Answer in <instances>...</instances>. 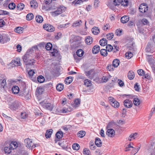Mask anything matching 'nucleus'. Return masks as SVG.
I'll return each mask as SVG.
<instances>
[{"mask_svg":"<svg viewBox=\"0 0 155 155\" xmlns=\"http://www.w3.org/2000/svg\"><path fill=\"white\" fill-rule=\"evenodd\" d=\"M45 29L49 32H52L54 31V28L51 25L49 24H45L43 25Z\"/></svg>","mask_w":155,"mask_h":155,"instance_id":"nucleus-9","label":"nucleus"},{"mask_svg":"<svg viewBox=\"0 0 155 155\" xmlns=\"http://www.w3.org/2000/svg\"><path fill=\"white\" fill-rule=\"evenodd\" d=\"M66 10V8L63 6H60L59 7V15L64 12Z\"/></svg>","mask_w":155,"mask_h":155,"instance_id":"nucleus-38","label":"nucleus"},{"mask_svg":"<svg viewBox=\"0 0 155 155\" xmlns=\"http://www.w3.org/2000/svg\"><path fill=\"white\" fill-rule=\"evenodd\" d=\"M34 18V15L32 13L28 14L26 16V19L27 20L30 21L32 20Z\"/></svg>","mask_w":155,"mask_h":155,"instance_id":"nucleus-35","label":"nucleus"},{"mask_svg":"<svg viewBox=\"0 0 155 155\" xmlns=\"http://www.w3.org/2000/svg\"><path fill=\"white\" fill-rule=\"evenodd\" d=\"M124 106L128 108H130L132 107L133 103L132 101L129 99H126L123 102Z\"/></svg>","mask_w":155,"mask_h":155,"instance_id":"nucleus-12","label":"nucleus"},{"mask_svg":"<svg viewBox=\"0 0 155 155\" xmlns=\"http://www.w3.org/2000/svg\"><path fill=\"white\" fill-rule=\"evenodd\" d=\"M37 80L39 82L42 83L44 81L45 78L43 76L40 75L37 77Z\"/></svg>","mask_w":155,"mask_h":155,"instance_id":"nucleus-36","label":"nucleus"},{"mask_svg":"<svg viewBox=\"0 0 155 155\" xmlns=\"http://www.w3.org/2000/svg\"><path fill=\"white\" fill-rule=\"evenodd\" d=\"M113 3L116 6H118L120 4L123 6H127L128 5V1L127 0H114Z\"/></svg>","mask_w":155,"mask_h":155,"instance_id":"nucleus-4","label":"nucleus"},{"mask_svg":"<svg viewBox=\"0 0 155 155\" xmlns=\"http://www.w3.org/2000/svg\"><path fill=\"white\" fill-rule=\"evenodd\" d=\"M73 149L75 150H77L80 148V146L78 143H75L72 145Z\"/></svg>","mask_w":155,"mask_h":155,"instance_id":"nucleus-43","label":"nucleus"},{"mask_svg":"<svg viewBox=\"0 0 155 155\" xmlns=\"http://www.w3.org/2000/svg\"><path fill=\"white\" fill-rule=\"evenodd\" d=\"M52 47V45L50 42L48 43L45 45V48L47 50H51Z\"/></svg>","mask_w":155,"mask_h":155,"instance_id":"nucleus-39","label":"nucleus"},{"mask_svg":"<svg viewBox=\"0 0 155 155\" xmlns=\"http://www.w3.org/2000/svg\"><path fill=\"white\" fill-rule=\"evenodd\" d=\"M53 130L52 129L47 130L45 134V136L46 138H50L52 133Z\"/></svg>","mask_w":155,"mask_h":155,"instance_id":"nucleus-19","label":"nucleus"},{"mask_svg":"<svg viewBox=\"0 0 155 155\" xmlns=\"http://www.w3.org/2000/svg\"><path fill=\"white\" fill-rule=\"evenodd\" d=\"M35 19L36 21L38 23H41L43 21V18L40 15L36 17Z\"/></svg>","mask_w":155,"mask_h":155,"instance_id":"nucleus-31","label":"nucleus"},{"mask_svg":"<svg viewBox=\"0 0 155 155\" xmlns=\"http://www.w3.org/2000/svg\"><path fill=\"white\" fill-rule=\"evenodd\" d=\"M133 103L135 106H138L140 105V101L138 98H135L133 100Z\"/></svg>","mask_w":155,"mask_h":155,"instance_id":"nucleus-32","label":"nucleus"},{"mask_svg":"<svg viewBox=\"0 0 155 155\" xmlns=\"http://www.w3.org/2000/svg\"><path fill=\"white\" fill-rule=\"evenodd\" d=\"M118 82L120 86L122 87L124 86V83L121 80H118Z\"/></svg>","mask_w":155,"mask_h":155,"instance_id":"nucleus-64","label":"nucleus"},{"mask_svg":"<svg viewBox=\"0 0 155 155\" xmlns=\"http://www.w3.org/2000/svg\"><path fill=\"white\" fill-rule=\"evenodd\" d=\"M119 63V60L117 59H116L113 61L112 65L114 67L117 68L118 66Z\"/></svg>","mask_w":155,"mask_h":155,"instance_id":"nucleus-24","label":"nucleus"},{"mask_svg":"<svg viewBox=\"0 0 155 155\" xmlns=\"http://www.w3.org/2000/svg\"><path fill=\"white\" fill-rule=\"evenodd\" d=\"M76 53L78 56L81 57L83 55L84 52L82 50L80 49L77 50Z\"/></svg>","mask_w":155,"mask_h":155,"instance_id":"nucleus-33","label":"nucleus"},{"mask_svg":"<svg viewBox=\"0 0 155 155\" xmlns=\"http://www.w3.org/2000/svg\"><path fill=\"white\" fill-rule=\"evenodd\" d=\"M28 117V114L25 112H21V117L22 119H25Z\"/></svg>","mask_w":155,"mask_h":155,"instance_id":"nucleus-54","label":"nucleus"},{"mask_svg":"<svg viewBox=\"0 0 155 155\" xmlns=\"http://www.w3.org/2000/svg\"><path fill=\"white\" fill-rule=\"evenodd\" d=\"M45 92V88H37L35 92V95L37 97H38L40 95L43 94Z\"/></svg>","mask_w":155,"mask_h":155,"instance_id":"nucleus-11","label":"nucleus"},{"mask_svg":"<svg viewBox=\"0 0 155 155\" xmlns=\"http://www.w3.org/2000/svg\"><path fill=\"white\" fill-rule=\"evenodd\" d=\"M95 144L98 147H100L101 146L102 142L100 139L98 138H96L95 139Z\"/></svg>","mask_w":155,"mask_h":155,"instance_id":"nucleus-26","label":"nucleus"},{"mask_svg":"<svg viewBox=\"0 0 155 155\" xmlns=\"http://www.w3.org/2000/svg\"><path fill=\"white\" fill-rule=\"evenodd\" d=\"M129 20V17L128 16L125 15L122 17L120 19V21L123 24L127 22Z\"/></svg>","mask_w":155,"mask_h":155,"instance_id":"nucleus-16","label":"nucleus"},{"mask_svg":"<svg viewBox=\"0 0 155 155\" xmlns=\"http://www.w3.org/2000/svg\"><path fill=\"white\" fill-rule=\"evenodd\" d=\"M140 11L142 13H145L148 10V6L145 3L141 4L139 8Z\"/></svg>","mask_w":155,"mask_h":155,"instance_id":"nucleus-7","label":"nucleus"},{"mask_svg":"<svg viewBox=\"0 0 155 155\" xmlns=\"http://www.w3.org/2000/svg\"><path fill=\"white\" fill-rule=\"evenodd\" d=\"M122 30H121L117 29L116 30L115 33L117 36H120L121 34Z\"/></svg>","mask_w":155,"mask_h":155,"instance_id":"nucleus-57","label":"nucleus"},{"mask_svg":"<svg viewBox=\"0 0 155 155\" xmlns=\"http://www.w3.org/2000/svg\"><path fill=\"white\" fill-rule=\"evenodd\" d=\"M137 73L140 76H142L144 74V71L142 69H140L137 70Z\"/></svg>","mask_w":155,"mask_h":155,"instance_id":"nucleus-53","label":"nucleus"},{"mask_svg":"<svg viewBox=\"0 0 155 155\" xmlns=\"http://www.w3.org/2000/svg\"><path fill=\"white\" fill-rule=\"evenodd\" d=\"M5 24V22L2 19H0V27H3Z\"/></svg>","mask_w":155,"mask_h":155,"instance_id":"nucleus-63","label":"nucleus"},{"mask_svg":"<svg viewBox=\"0 0 155 155\" xmlns=\"http://www.w3.org/2000/svg\"><path fill=\"white\" fill-rule=\"evenodd\" d=\"M125 56L126 58L128 59H130L133 57V54L131 52H128L126 53Z\"/></svg>","mask_w":155,"mask_h":155,"instance_id":"nucleus-47","label":"nucleus"},{"mask_svg":"<svg viewBox=\"0 0 155 155\" xmlns=\"http://www.w3.org/2000/svg\"><path fill=\"white\" fill-rule=\"evenodd\" d=\"M134 74L132 71H130L128 73V77L130 80L133 79L134 77Z\"/></svg>","mask_w":155,"mask_h":155,"instance_id":"nucleus-23","label":"nucleus"},{"mask_svg":"<svg viewBox=\"0 0 155 155\" xmlns=\"http://www.w3.org/2000/svg\"><path fill=\"white\" fill-rule=\"evenodd\" d=\"M90 151L87 148L84 149L83 151V153L84 155H89Z\"/></svg>","mask_w":155,"mask_h":155,"instance_id":"nucleus-50","label":"nucleus"},{"mask_svg":"<svg viewBox=\"0 0 155 155\" xmlns=\"http://www.w3.org/2000/svg\"><path fill=\"white\" fill-rule=\"evenodd\" d=\"M82 91L83 92L84 94H89V91H88V88H84L82 90Z\"/></svg>","mask_w":155,"mask_h":155,"instance_id":"nucleus-58","label":"nucleus"},{"mask_svg":"<svg viewBox=\"0 0 155 155\" xmlns=\"http://www.w3.org/2000/svg\"><path fill=\"white\" fill-rule=\"evenodd\" d=\"M81 100L80 99H76L74 101V103L72 104V106L75 108L78 107L80 104Z\"/></svg>","mask_w":155,"mask_h":155,"instance_id":"nucleus-15","label":"nucleus"},{"mask_svg":"<svg viewBox=\"0 0 155 155\" xmlns=\"http://www.w3.org/2000/svg\"><path fill=\"white\" fill-rule=\"evenodd\" d=\"M85 132L83 130L79 131L77 134L78 137L80 138L83 137L85 135Z\"/></svg>","mask_w":155,"mask_h":155,"instance_id":"nucleus-29","label":"nucleus"},{"mask_svg":"<svg viewBox=\"0 0 155 155\" xmlns=\"http://www.w3.org/2000/svg\"><path fill=\"white\" fill-rule=\"evenodd\" d=\"M31 7L33 8H35L37 7V3L36 1L33 0L31 1L30 3Z\"/></svg>","mask_w":155,"mask_h":155,"instance_id":"nucleus-41","label":"nucleus"},{"mask_svg":"<svg viewBox=\"0 0 155 155\" xmlns=\"http://www.w3.org/2000/svg\"><path fill=\"white\" fill-rule=\"evenodd\" d=\"M10 147L12 149L14 150L16 149L18 147V143L15 141H12L10 144Z\"/></svg>","mask_w":155,"mask_h":155,"instance_id":"nucleus-18","label":"nucleus"},{"mask_svg":"<svg viewBox=\"0 0 155 155\" xmlns=\"http://www.w3.org/2000/svg\"><path fill=\"white\" fill-rule=\"evenodd\" d=\"M24 142L26 146L29 149H32L36 147L31 139H26L24 140Z\"/></svg>","mask_w":155,"mask_h":155,"instance_id":"nucleus-3","label":"nucleus"},{"mask_svg":"<svg viewBox=\"0 0 155 155\" xmlns=\"http://www.w3.org/2000/svg\"><path fill=\"white\" fill-rule=\"evenodd\" d=\"M86 43L88 45L91 44L93 41L92 38L90 36L87 37L85 39Z\"/></svg>","mask_w":155,"mask_h":155,"instance_id":"nucleus-22","label":"nucleus"},{"mask_svg":"<svg viewBox=\"0 0 155 155\" xmlns=\"http://www.w3.org/2000/svg\"><path fill=\"white\" fill-rule=\"evenodd\" d=\"M0 79V86L2 87H5L6 85V79L4 77V76L2 75Z\"/></svg>","mask_w":155,"mask_h":155,"instance_id":"nucleus-13","label":"nucleus"},{"mask_svg":"<svg viewBox=\"0 0 155 155\" xmlns=\"http://www.w3.org/2000/svg\"><path fill=\"white\" fill-rule=\"evenodd\" d=\"M72 78L71 77L69 76L68 77L65 79L64 81L66 84H68L72 81Z\"/></svg>","mask_w":155,"mask_h":155,"instance_id":"nucleus-27","label":"nucleus"},{"mask_svg":"<svg viewBox=\"0 0 155 155\" xmlns=\"http://www.w3.org/2000/svg\"><path fill=\"white\" fill-rule=\"evenodd\" d=\"M116 125V123L114 122L111 121L110 122L107 126V128L114 127V126Z\"/></svg>","mask_w":155,"mask_h":155,"instance_id":"nucleus-49","label":"nucleus"},{"mask_svg":"<svg viewBox=\"0 0 155 155\" xmlns=\"http://www.w3.org/2000/svg\"><path fill=\"white\" fill-rule=\"evenodd\" d=\"M22 28L21 27H18L15 29V32L18 33H21L22 32Z\"/></svg>","mask_w":155,"mask_h":155,"instance_id":"nucleus-45","label":"nucleus"},{"mask_svg":"<svg viewBox=\"0 0 155 155\" xmlns=\"http://www.w3.org/2000/svg\"><path fill=\"white\" fill-rule=\"evenodd\" d=\"M37 48V47L34 46V47H32V48H30L28 49L26 53H27V54H30V55H31V53H32L34 51L33 49H35Z\"/></svg>","mask_w":155,"mask_h":155,"instance_id":"nucleus-30","label":"nucleus"},{"mask_svg":"<svg viewBox=\"0 0 155 155\" xmlns=\"http://www.w3.org/2000/svg\"><path fill=\"white\" fill-rule=\"evenodd\" d=\"M35 73V72L33 70H31L28 71V74L30 76H32Z\"/></svg>","mask_w":155,"mask_h":155,"instance_id":"nucleus-62","label":"nucleus"},{"mask_svg":"<svg viewBox=\"0 0 155 155\" xmlns=\"http://www.w3.org/2000/svg\"><path fill=\"white\" fill-rule=\"evenodd\" d=\"M15 7V5L13 2L11 3L8 5V8L10 9H14Z\"/></svg>","mask_w":155,"mask_h":155,"instance_id":"nucleus-48","label":"nucleus"},{"mask_svg":"<svg viewBox=\"0 0 155 155\" xmlns=\"http://www.w3.org/2000/svg\"><path fill=\"white\" fill-rule=\"evenodd\" d=\"M84 84L87 87L91 86L92 85L91 81L87 79L84 80Z\"/></svg>","mask_w":155,"mask_h":155,"instance_id":"nucleus-34","label":"nucleus"},{"mask_svg":"<svg viewBox=\"0 0 155 155\" xmlns=\"http://www.w3.org/2000/svg\"><path fill=\"white\" fill-rule=\"evenodd\" d=\"M111 105L114 108H118L119 107V103L117 101L114 100V102H111Z\"/></svg>","mask_w":155,"mask_h":155,"instance_id":"nucleus-28","label":"nucleus"},{"mask_svg":"<svg viewBox=\"0 0 155 155\" xmlns=\"http://www.w3.org/2000/svg\"><path fill=\"white\" fill-rule=\"evenodd\" d=\"M113 35H114L113 33H109L106 35L107 38L108 39L110 40L113 38Z\"/></svg>","mask_w":155,"mask_h":155,"instance_id":"nucleus-51","label":"nucleus"},{"mask_svg":"<svg viewBox=\"0 0 155 155\" xmlns=\"http://www.w3.org/2000/svg\"><path fill=\"white\" fill-rule=\"evenodd\" d=\"M12 149L9 147H5L4 150L5 153L9 154L12 151Z\"/></svg>","mask_w":155,"mask_h":155,"instance_id":"nucleus-37","label":"nucleus"},{"mask_svg":"<svg viewBox=\"0 0 155 155\" xmlns=\"http://www.w3.org/2000/svg\"><path fill=\"white\" fill-rule=\"evenodd\" d=\"M12 62L13 63V65L15 66H20V60L18 59H17L16 60H14L13 61H12Z\"/></svg>","mask_w":155,"mask_h":155,"instance_id":"nucleus-42","label":"nucleus"},{"mask_svg":"<svg viewBox=\"0 0 155 155\" xmlns=\"http://www.w3.org/2000/svg\"><path fill=\"white\" fill-rule=\"evenodd\" d=\"M69 111L67 109H62L61 110H60V111L59 112L61 113L62 114H65L68 112Z\"/></svg>","mask_w":155,"mask_h":155,"instance_id":"nucleus-59","label":"nucleus"},{"mask_svg":"<svg viewBox=\"0 0 155 155\" xmlns=\"http://www.w3.org/2000/svg\"><path fill=\"white\" fill-rule=\"evenodd\" d=\"M91 30L92 32L95 35H97L100 32L99 29L96 27H93Z\"/></svg>","mask_w":155,"mask_h":155,"instance_id":"nucleus-21","label":"nucleus"},{"mask_svg":"<svg viewBox=\"0 0 155 155\" xmlns=\"http://www.w3.org/2000/svg\"><path fill=\"white\" fill-rule=\"evenodd\" d=\"M82 23V21L81 20H78L74 22L72 25L73 27H76L79 26Z\"/></svg>","mask_w":155,"mask_h":155,"instance_id":"nucleus-44","label":"nucleus"},{"mask_svg":"<svg viewBox=\"0 0 155 155\" xmlns=\"http://www.w3.org/2000/svg\"><path fill=\"white\" fill-rule=\"evenodd\" d=\"M109 77H110V76L109 75L103 77L102 80L103 81L105 82L107 81L109 79Z\"/></svg>","mask_w":155,"mask_h":155,"instance_id":"nucleus-55","label":"nucleus"},{"mask_svg":"<svg viewBox=\"0 0 155 155\" xmlns=\"http://www.w3.org/2000/svg\"><path fill=\"white\" fill-rule=\"evenodd\" d=\"M101 54L104 56H106L107 55V51L104 49H102L100 51Z\"/></svg>","mask_w":155,"mask_h":155,"instance_id":"nucleus-40","label":"nucleus"},{"mask_svg":"<svg viewBox=\"0 0 155 155\" xmlns=\"http://www.w3.org/2000/svg\"><path fill=\"white\" fill-rule=\"evenodd\" d=\"M140 149V147H138L137 148H135L132 150V153L133 155H134L136 154L139 151Z\"/></svg>","mask_w":155,"mask_h":155,"instance_id":"nucleus-56","label":"nucleus"},{"mask_svg":"<svg viewBox=\"0 0 155 155\" xmlns=\"http://www.w3.org/2000/svg\"><path fill=\"white\" fill-rule=\"evenodd\" d=\"M113 65H108L107 67V69L109 71H112L114 70V68H113Z\"/></svg>","mask_w":155,"mask_h":155,"instance_id":"nucleus-61","label":"nucleus"},{"mask_svg":"<svg viewBox=\"0 0 155 155\" xmlns=\"http://www.w3.org/2000/svg\"><path fill=\"white\" fill-rule=\"evenodd\" d=\"M8 81L9 86H12V87H19L18 86H20L19 84V81H20V80H17V81H14L10 79L8 80Z\"/></svg>","mask_w":155,"mask_h":155,"instance_id":"nucleus-6","label":"nucleus"},{"mask_svg":"<svg viewBox=\"0 0 155 155\" xmlns=\"http://www.w3.org/2000/svg\"><path fill=\"white\" fill-rule=\"evenodd\" d=\"M107 41L106 38H103L101 39L99 42L100 45L102 46H104L107 45Z\"/></svg>","mask_w":155,"mask_h":155,"instance_id":"nucleus-25","label":"nucleus"},{"mask_svg":"<svg viewBox=\"0 0 155 155\" xmlns=\"http://www.w3.org/2000/svg\"><path fill=\"white\" fill-rule=\"evenodd\" d=\"M106 134L108 136L112 137L114 136L115 132L113 129H110L107 130Z\"/></svg>","mask_w":155,"mask_h":155,"instance_id":"nucleus-14","label":"nucleus"},{"mask_svg":"<svg viewBox=\"0 0 155 155\" xmlns=\"http://www.w3.org/2000/svg\"><path fill=\"white\" fill-rule=\"evenodd\" d=\"M51 73L54 76H56L58 73V64L54 62L51 65Z\"/></svg>","mask_w":155,"mask_h":155,"instance_id":"nucleus-5","label":"nucleus"},{"mask_svg":"<svg viewBox=\"0 0 155 155\" xmlns=\"http://www.w3.org/2000/svg\"><path fill=\"white\" fill-rule=\"evenodd\" d=\"M17 7L18 8V10H21L24 8V5L23 3H20L17 5Z\"/></svg>","mask_w":155,"mask_h":155,"instance_id":"nucleus-46","label":"nucleus"},{"mask_svg":"<svg viewBox=\"0 0 155 155\" xmlns=\"http://www.w3.org/2000/svg\"><path fill=\"white\" fill-rule=\"evenodd\" d=\"M113 47L110 45H107L106 46V50L108 51H111L113 50Z\"/></svg>","mask_w":155,"mask_h":155,"instance_id":"nucleus-52","label":"nucleus"},{"mask_svg":"<svg viewBox=\"0 0 155 155\" xmlns=\"http://www.w3.org/2000/svg\"><path fill=\"white\" fill-rule=\"evenodd\" d=\"M10 40V38L9 37L6 35L3 36L2 40L1 41V43L4 44L9 41Z\"/></svg>","mask_w":155,"mask_h":155,"instance_id":"nucleus-20","label":"nucleus"},{"mask_svg":"<svg viewBox=\"0 0 155 155\" xmlns=\"http://www.w3.org/2000/svg\"><path fill=\"white\" fill-rule=\"evenodd\" d=\"M42 106L44 108L51 111L53 108V105L50 103L48 102L45 103L44 102L41 103Z\"/></svg>","mask_w":155,"mask_h":155,"instance_id":"nucleus-10","label":"nucleus"},{"mask_svg":"<svg viewBox=\"0 0 155 155\" xmlns=\"http://www.w3.org/2000/svg\"><path fill=\"white\" fill-rule=\"evenodd\" d=\"M23 92L21 93V90L20 91L19 88H12V92L13 94H18V93H19V95H21L22 96H28V97L29 98V94H28L29 92H26V88H24L23 89Z\"/></svg>","mask_w":155,"mask_h":155,"instance_id":"nucleus-2","label":"nucleus"},{"mask_svg":"<svg viewBox=\"0 0 155 155\" xmlns=\"http://www.w3.org/2000/svg\"><path fill=\"white\" fill-rule=\"evenodd\" d=\"M21 105V103L18 101H15L12 103L10 106V108L12 110H16L19 108Z\"/></svg>","mask_w":155,"mask_h":155,"instance_id":"nucleus-8","label":"nucleus"},{"mask_svg":"<svg viewBox=\"0 0 155 155\" xmlns=\"http://www.w3.org/2000/svg\"><path fill=\"white\" fill-rule=\"evenodd\" d=\"M141 22L143 23V24L144 25H147L148 23V20L147 19L145 18L142 19V20L141 21Z\"/></svg>","mask_w":155,"mask_h":155,"instance_id":"nucleus-60","label":"nucleus"},{"mask_svg":"<svg viewBox=\"0 0 155 155\" xmlns=\"http://www.w3.org/2000/svg\"><path fill=\"white\" fill-rule=\"evenodd\" d=\"M23 61L26 65L33 64L35 62L30 54L25 53L22 57Z\"/></svg>","mask_w":155,"mask_h":155,"instance_id":"nucleus-1","label":"nucleus"},{"mask_svg":"<svg viewBox=\"0 0 155 155\" xmlns=\"http://www.w3.org/2000/svg\"><path fill=\"white\" fill-rule=\"evenodd\" d=\"M100 50V46L98 45H96L93 48L92 50L93 54H97Z\"/></svg>","mask_w":155,"mask_h":155,"instance_id":"nucleus-17","label":"nucleus"}]
</instances>
